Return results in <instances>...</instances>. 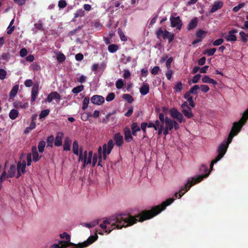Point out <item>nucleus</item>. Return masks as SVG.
Returning a JSON list of instances; mask_svg holds the SVG:
<instances>
[{"label": "nucleus", "mask_w": 248, "mask_h": 248, "mask_svg": "<svg viewBox=\"0 0 248 248\" xmlns=\"http://www.w3.org/2000/svg\"><path fill=\"white\" fill-rule=\"evenodd\" d=\"M61 99L60 95L57 92H54L49 94L47 97V101L48 102L50 103L54 99L60 100Z\"/></svg>", "instance_id": "nucleus-16"}, {"label": "nucleus", "mask_w": 248, "mask_h": 248, "mask_svg": "<svg viewBox=\"0 0 248 248\" xmlns=\"http://www.w3.org/2000/svg\"><path fill=\"white\" fill-rule=\"evenodd\" d=\"M170 113L172 118L177 120L179 123L185 121L183 114L179 112L176 108H173L170 110Z\"/></svg>", "instance_id": "nucleus-6"}, {"label": "nucleus", "mask_w": 248, "mask_h": 248, "mask_svg": "<svg viewBox=\"0 0 248 248\" xmlns=\"http://www.w3.org/2000/svg\"><path fill=\"white\" fill-rule=\"evenodd\" d=\"M60 236L61 238H65V239L67 240L66 242H65V244L68 246H77V248H83L84 247H86L92 244L98 238V236L96 234L95 235H93L90 236L86 241H84V242L82 243H79L78 245H75L74 243L70 242V236L66 232H64L60 234Z\"/></svg>", "instance_id": "nucleus-4"}, {"label": "nucleus", "mask_w": 248, "mask_h": 248, "mask_svg": "<svg viewBox=\"0 0 248 248\" xmlns=\"http://www.w3.org/2000/svg\"><path fill=\"white\" fill-rule=\"evenodd\" d=\"M113 139L117 146L120 147L123 145L124 137L120 133H116L113 136Z\"/></svg>", "instance_id": "nucleus-11"}, {"label": "nucleus", "mask_w": 248, "mask_h": 248, "mask_svg": "<svg viewBox=\"0 0 248 248\" xmlns=\"http://www.w3.org/2000/svg\"><path fill=\"white\" fill-rule=\"evenodd\" d=\"M39 91V84L36 83L33 86L31 90V102H33L35 101L36 97L38 95Z\"/></svg>", "instance_id": "nucleus-15"}, {"label": "nucleus", "mask_w": 248, "mask_h": 248, "mask_svg": "<svg viewBox=\"0 0 248 248\" xmlns=\"http://www.w3.org/2000/svg\"><path fill=\"white\" fill-rule=\"evenodd\" d=\"M237 32L236 30H232L229 31L228 35L225 36V39L227 41L234 42L236 40V36L234 35V33Z\"/></svg>", "instance_id": "nucleus-14"}, {"label": "nucleus", "mask_w": 248, "mask_h": 248, "mask_svg": "<svg viewBox=\"0 0 248 248\" xmlns=\"http://www.w3.org/2000/svg\"><path fill=\"white\" fill-rule=\"evenodd\" d=\"M201 77V75L199 74H198L194 76L192 79V82L193 83H198L199 81L200 78Z\"/></svg>", "instance_id": "nucleus-51"}, {"label": "nucleus", "mask_w": 248, "mask_h": 248, "mask_svg": "<svg viewBox=\"0 0 248 248\" xmlns=\"http://www.w3.org/2000/svg\"><path fill=\"white\" fill-rule=\"evenodd\" d=\"M216 51V48H213L211 49H209L206 50V53L207 54L208 56H212L214 54L215 52Z\"/></svg>", "instance_id": "nucleus-56"}, {"label": "nucleus", "mask_w": 248, "mask_h": 248, "mask_svg": "<svg viewBox=\"0 0 248 248\" xmlns=\"http://www.w3.org/2000/svg\"><path fill=\"white\" fill-rule=\"evenodd\" d=\"M18 111L15 109H12L9 112V116L12 120L16 119L18 116Z\"/></svg>", "instance_id": "nucleus-30"}, {"label": "nucleus", "mask_w": 248, "mask_h": 248, "mask_svg": "<svg viewBox=\"0 0 248 248\" xmlns=\"http://www.w3.org/2000/svg\"><path fill=\"white\" fill-rule=\"evenodd\" d=\"M65 59L66 58L63 54L59 52L57 54V60L59 62L61 63L64 62Z\"/></svg>", "instance_id": "nucleus-37"}, {"label": "nucleus", "mask_w": 248, "mask_h": 248, "mask_svg": "<svg viewBox=\"0 0 248 248\" xmlns=\"http://www.w3.org/2000/svg\"><path fill=\"white\" fill-rule=\"evenodd\" d=\"M172 61H173V59L172 57L169 58L167 60L166 62V66L168 69H170V66H171V63Z\"/></svg>", "instance_id": "nucleus-58"}, {"label": "nucleus", "mask_w": 248, "mask_h": 248, "mask_svg": "<svg viewBox=\"0 0 248 248\" xmlns=\"http://www.w3.org/2000/svg\"><path fill=\"white\" fill-rule=\"evenodd\" d=\"M89 101H90V99H89V97H86L84 98V99L83 100V103H82V109L84 110L87 108V107L88 106V104L89 103Z\"/></svg>", "instance_id": "nucleus-38"}, {"label": "nucleus", "mask_w": 248, "mask_h": 248, "mask_svg": "<svg viewBox=\"0 0 248 248\" xmlns=\"http://www.w3.org/2000/svg\"><path fill=\"white\" fill-rule=\"evenodd\" d=\"M27 165L30 166L31 164V153L27 154Z\"/></svg>", "instance_id": "nucleus-61"}, {"label": "nucleus", "mask_w": 248, "mask_h": 248, "mask_svg": "<svg viewBox=\"0 0 248 248\" xmlns=\"http://www.w3.org/2000/svg\"><path fill=\"white\" fill-rule=\"evenodd\" d=\"M16 172V167L15 165H11L8 171L7 177L12 178L15 176Z\"/></svg>", "instance_id": "nucleus-31"}, {"label": "nucleus", "mask_w": 248, "mask_h": 248, "mask_svg": "<svg viewBox=\"0 0 248 248\" xmlns=\"http://www.w3.org/2000/svg\"><path fill=\"white\" fill-rule=\"evenodd\" d=\"M198 25V18L197 17H195L191 19L187 26V30L188 31L192 30L195 29Z\"/></svg>", "instance_id": "nucleus-20"}, {"label": "nucleus", "mask_w": 248, "mask_h": 248, "mask_svg": "<svg viewBox=\"0 0 248 248\" xmlns=\"http://www.w3.org/2000/svg\"><path fill=\"white\" fill-rule=\"evenodd\" d=\"M14 106L16 108H26L29 107V104L27 102L23 103L19 101H15L14 104Z\"/></svg>", "instance_id": "nucleus-21"}, {"label": "nucleus", "mask_w": 248, "mask_h": 248, "mask_svg": "<svg viewBox=\"0 0 248 248\" xmlns=\"http://www.w3.org/2000/svg\"><path fill=\"white\" fill-rule=\"evenodd\" d=\"M113 146L114 144L113 140H108L107 144H104L103 145L102 148L101 146L99 147L98 149L99 158V162L98 163V166H101V161L102 158L104 160L106 159L107 155H109L111 153L113 148Z\"/></svg>", "instance_id": "nucleus-5"}, {"label": "nucleus", "mask_w": 248, "mask_h": 248, "mask_svg": "<svg viewBox=\"0 0 248 248\" xmlns=\"http://www.w3.org/2000/svg\"><path fill=\"white\" fill-rule=\"evenodd\" d=\"M41 157L38 152L32 154L33 161L35 162L38 161L40 159Z\"/></svg>", "instance_id": "nucleus-53"}, {"label": "nucleus", "mask_w": 248, "mask_h": 248, "mask_svg": "<svg viewBox=\"0 0 248 248\" xmlns=\"http://www.w3.org/2000/svg\"><path fill=\"white\" fill-rule=\"evenodd\" d=\"M223 41L224 40L222 38L217 39L213 42V45L215 46H219L223 43Z\"/></svg>", "instance_id": "nucleus-54"}, {"label": "nucleus", "mask_w": 248, "mask_h": 248, "mask_svg": "<svg viewBox=\"0 0 248 248\" xmlns=\"http://www.w3.org/2000/svg\"><path fill=\"white\" fill-rule=\"evenodd\" d=\"M49 109H45V110H42L39 115L40 119H42V118H44L46 117L49 114Z\"/></svg>", "instance_id": "nucleus-41"}, {"label": "nucleus", "mask_w": 248, "mask_h": 248, "mask_svg": "<svg viewBox=\"0 0 248 248\" xmlns=\"http://www.w3.org/2000/svg\"><path fill=\"white\" fill-rule=\"evenodd\" d=\"M84 90V86L82 85L78 86L74 88L72 90V92L74 93H78L81 92H82Z\"/></svg>", "instance_id": "nucleus-34"}, {"label": "nucleus", "mask_w": 248, "mask_h": 248, "mask_svg": "<svg viewBox=\"0 0 248 248\" xmlns=\"http://www.w3.org/2000/svg\"><path fill=\"white\" fill-rule=\"evenodd\" d=\"M130 73L129 70H124V73L123 75V77L124 78L126 79L129 78L130 77Z\"/></svg>", "instance_id": "nucleus-63"}, {"label": "nucleus", "mask_w": 248, "mask_h": 248, "mask_svg": "<svg viewBox=\"0 0 248 248\" xmlns=\"http://www.w3.org/2000/svg\"><path fill=\"white\" fill-rule=\"evenodd\" d=\"M34 26L35 28L39 30L43 31L44 29L43 28V25L42 21L41 20H39L38 23H35L34 24Z\"/></svg>", "instance_id": "nucleus-52"}, {"label": "nucleus", "mask_w": 248, "mask_h": 248, "mask_svg": "<svg viewBox=\"0 0 248 248\" xmlns=\"http://www.w3.org/2000/svg\"><path fill=\"white\" fill-rule=\"evenodd\" d=\"M91 102L95 105H101L105 102L103 96L99 95H94L91 99Z\"/></svg>", "instance_id": "nucleus-9"}, {"label": "nucleus", "mask_w": 248, "mask_h": 248, "mask_svg": "<svg viewBox=\"0 0 248 248\" xmlns=\"http://www.w3.org/2000/svg\"><path fill=\"white\" fill-rule=\"evenodd\" d=\"M170 21L171 27H175L176 29L179 30L181 29L182 23L179 16H171L170 17Z\"/></svg>", "instance_id": "nucleus-7"}, {"label": "nucleus", "mask_w": 248, "mask_h": 248, "mask_svg": "<svg viewBox=\"0 0 248 248\" xmlns=\"http://www.w3.org/2000/svg\"><path fill=\"white\" fill-rule=\"evenodd\" d=\"M188 102L186 101H184L183 103V104L181 105V108H182V110L190 108V106H189V104H188Z\"/></svg>", "instance_id": "nucleus-57"}, {"label": "nucleus", "mask_w": 248, "mask_h": 248, "mask_svg": "<svg viewBox=\"0 0 248 248\" xmlns=\"http://www.w3.org/2000/svg\"><path fill=\"white\" fill-rule=\"evenodd\" d=\"M54 138L53 135H50L48 136L47 138L46 139V143H47V146L46 147H52L53 146V142H54Z\"/></svg>", "instance_id": "nucleus-33"}, {"label": "nucleus", "mask_w": 248, "mask_h": 248, "mask_svg": "<svg viewBox=\"0 0 248 248\" xmlns=\"http://www.w3.org/2000/svg\"><path fill=\"white\" fill-rule=\"evenodd\" d=\"M124 140L127 142H130L133 140L132 133L129 128L125 127L124 129Z\"/></svg>", "instance_id": "nucleus-12"}, {"label": "nucleus", "mask_w": 248, "mask_h": 248, "mask_svg": "<svg viewBox=\"0 0 248 248\" xmlns=\"http://www.w3.org/2000/svg\"><path fill=\"white\" fill-rule=\"evenodd\" d=\"M154 124H155V127H156V130L158 129V128L160 127L161 126H164V123H161V122L159 120L155 121V123Z\"/></svg>", "instance_id": "nucleus-60"}, {"label": "nucleus", "mask_w": 248, "mask_h": 248, "mask_svg": "<svg viewBox=\"0 0 248 248\" xmlns=\"http://www.w3.org/2000/svg\"><path fill=\"white\" fill-rule=\"evenodd\" d=\"M67 5L66 2L65 0H60L58 3V6L60 8H64Z\"/></svg>", "instance_id": "nucleus-46"}, {"label": "nucleus", "mask_w": 248, "mask_h": 248, "mask_svg": "<svg viewBox=\"0 0 248 248\" xmlns=\"http://www.w3.org/2000/svg\"><path fill=\"white\" fill-rule=\"evenodd\" d=\"M174 200L173 198L168 199L163 202L161 205H157L150 210L143 211L135 217L125 214L112 216L109 218L104 220L103 223L100 224V227L105 230V232L108 234L114 229H120L123 227L132 225L137 221L142 222L154 217L164 210L166 207L170 204Z\"/></svg>", "instance_id": "nucleus-1"}, {"label": "nucleus", "mask_w": 248, "mask_h": 248, "mask_svg": "<svg viewBox=\"0 0 248 248\" xmlns=\"http://www.w3.org/2000/svg\"><path fill=\"white\" fill-rule=\"evenodd\" d=\"M209 173H206L204 175H198L196 177H193L188 179L187 183L184 186L181 187L178 192L175 193V197L176 198H180L189 188L195 184L200 182L204 178L207 177Z\"/></svg>", "instance_id": "nucleus-3"}, {"label": "nucleus", "mask_w": 248, "mask_h": 248, "mask_svg": "<svg viewBox=\"0 0 248 248\" xmlns=\"http://www.w3.org/2000/svg\"><path fill=\"white\" fill-rule=\"evenodd\" d=\"M131 132L134 136H137V133L140 131V128L137 123H133L131 125Z\"/></svg>", "instance_id": "nucleus-22"}, {"label": "nucleus", "mask_w": 248, "mask_h": 248, "mask_svg": "<svg viewBox=\"0 0 248 248\" xmlns=\"http://www.w3.org/2000/svg\"><path fill=\"white\" fill-rule=\"evenodd\" d=\"M123 86L124 82L122 79H119L116 82V87L117 89H120L123 88Z\"/></svg>", "instance_id": "nucleus-44"}, {"label": "nucleus", "mask_w": 248, "mask_h": 248, "mask_svg": "<svg viewBox=\"0 0 248 248\" xmlns=\"http://www.w3.org/2000/svg\"><path fill=\"white\" fill-rule=\"evenodd\" d=\"M245 3H240L237 6L234 7L232 10L234 12H237L241 8L243 7Z\"/></svg>", "instance_id": "nucleus-48"}, {"label": "nucleus", "mask_w": 248, "mask_h": 248, "mask_svg": "<svg viewBox=\"0 0 248 248\" xmlns=\"http://www.w3.org/2000/svg\"><path fill=\"white\" fill-rule=\"evenodd\" d=\"M201 89L202 92L203 93H206L209 91V87L206 85H201Z\"/></svg>", "instance_id": "nucleus-59"}, {"label": "nucleus", "mask_w": 248, "mask_h": 248, "mask_svg": "<svg viewBox=\"0 0 248 248\" xmlns=\"http://www.w3.org/2000/svg\"><path fill=\"white\" fill-rule=\"evenodd\" d=\"M206 32L202 30H199L196 33L197 37L198 38H203L206 34Z\"/></svg>", "instance_id": "nucleus-43"}, {"label": "nucleus", "mask_w": 248, "mask_h": 248, "mask_svg": "<svg viewBox=\"0 0 248 248\" xmlns=\"http://www.w3.org/2000/svg\"><path fill=\"white\" fill-rule=\"evenodd\" d=\"M6 72L3 69H0V79H4L6 76Z\"/></svg>", "instance_id": "nucleus-50"}, {"label": "nucleus", "mask_w": 248, "mask_h": 248, "mask_svg": "<svg viewBox=\"0 0 248 248\" xmlns=\"http://www.w3.org/2000/svg\"><path fill=\"white\" fill-rule=\"evenodd\" d=\"M200 87L198 85H194L192 88H191L190 90L188 91L191 94H197L198 93V91Z\"/></svg>", "instance_id": "nucleus-39"}, {"label": "nucleus", "mask_w": 248, "mask_h": 248, "mask_svg": "<svg viewBox=\"0 0 248 248\" xmlns=\"http://www.w3.org/2000/svg\"><path fill=\"white\" fill-rule=\"evenodd\" d=\"M241 39L243 42H246L247 41V34H246L244 31H241L239 32Z\"/></svg>", "instance_id": "nucleus-47"}, {"label": "nucleus", "mask_w": 248, "mask_h": 248, "mask_svg": "<svg viewBox=\"0 0 248 248\" xmlns=\"http://www.w3.org/2000/svg\"><path fill=\"white\" fill-rule=\"evenodd\" d=\"M248 119V108L243 113L242 117L239 122H234L232 130L230 133L227 140L223 141L217 149L218 153L217 156L214 159L210 164V168L212 169L214 164L218 161L225 155L229 144L231 142L233 137L236 135L240 131L242 127Z\"/></svg>", "instance_id": "nucleus-2"}, {"label": "nucleus", "mask_w": 248, "mask_h": 248, "mask_svg": "<svg viewBox=\"0 0 248 248\" xmlns=\"http://www.w3.org/2000/svg\"><path fill=\"white\" fill-rule=\"evenodd\" d=\"M46 144V143L45 141H41L39 142L38 148L40 153H43L44 152Z\"/></svg>", "instance_id": "nucleus-36"}, {"label": "nucleus", "mask_w": 248, "mask_h": 248, "mask_svg": "<svg viewBox=\"0 0 248 248\" xmlns=\"http://www.w3.org/2000/svg\"><path fill=\"white\" fill-rule=\"evenodd\" d=\"M223 3L221 1H216L214 3L210 10L211 13H213L218 10L221 9L223 6Z\"/></svg>", "instance_id": "nucleus-18"}, {"label": "nucleus", "mask_w": 248, "mask_h": 248, "mask_svg": "<svg viewBox=\"0 0 248 248\" xmlns=\"http://www.w3.org/2000/svg\"><path fill=\"white\" fill-rule=\"evenodd\" d=\"M7 174L6 171L4 170L2 173V174L0 175V183H1L4 180H5L7 177Z\"/></svg>", "instance_id": "nucleus-62"}, {"label": "nucleus", "mask_w": 248, "mask_h": 248, "mask_svg": "<svg viewBox=\"0 0 248 248\" xmlns=\"http://www.w3.org/2000/svg\"><path fill=\"white\" fill-rule=\"evenodd\" d=\"M118 49V46L115 44L110 45L108 46V50L110 53H114Z\"/></svg>", "instance_id": "nucleus-35"}, {"label": "nucleus", "mask_w": 248, "mask_h": 248, "mask_svg": "<svg viewBox=\"0 0 248 248\" xmlns=\"http://www.w3.org/2000/svg\"><path fill=\"white\" fill-rule=\"evenodd\" d=\"M184 98L186 100V102H188L189 104V106L191 108H194L195 106V103H194L193 97L191 95V93L188 91L186 92L184 95Z\"/></svg>", "instance_id": "nucleus-17"}, {"label": "nucleus", "mask_w": 248, "mask_h": 248, "mask_svg": "<svg viewBox=\"0 0 248 248\" xmlns=\"http://www.w3.org/2000/svg\"><path fill=\"white\" fill-rule=\"evenodd\" d=\"M123 98L126 100L128 103H131L133 101V98L131 95L128 94H124Z\"/></svg>", "instance_id": "nucleus-40"}, {"label": "nucleus", "mask_w": 248, "mask_h": 248, "mask_svg": "<svg viewBox=\"0 0 248 248\" xmlns=\"http://www.w3.org/2000/svg\"><path fill=\"white\" fill-rule=\"evenodd\" d=\"M93 157V152L92 151L88 153V155L84 158V162L82 168H84L86 165L90 164L92 163V159Z\"/></svg>", "instance_id": "nucleus-19"}, {"label": "nucleus", "mask_w": 248, "mask_h": 248, "mask_svg": "<svg viewBox=\"0 0 248 248\" xmlns=\"http://www.w3.org/2000/svg\"><path fill=\"white\" fill-rule=\"evenodd\" d=\"M165 128L169 130H171L173 128V120L170 119L169 117L165 118Z\"/></svg>", "instance_id": "nucleus-24"}, {"label": "nucleus", "mask_w": 248, "mask_h": 248, "mask_svg": "<svg viewBox=\"0 0 248 248\" xmlns=\"http://www.w3.org/2000/svg\"><path fill=\"white\" fill-rule=\"evenodd\" d=\"M78 149V142L77 140H75L73 143L72 149L73 153L77 155H78L79 154Z\"/></svg>", "instance_id": "nucleus-32"}, {"label": "nucleus", "mask_w": 248, "mask_h": 248, "mask_svg": "<svg viewBox=\"0 0 248 248\" xmlns=\"http://www.w3.org/2000/svg\"><path fill=\"white\" fill-rule=\"evenodd\" d=\"M26 163L25 160L22 162H19L17 165V175L16 176V178H19L21 175V173L24 174L26 172Z\"/></svg>", "instance_id": "nucleus-8"}, {"label": "nucleus", "mask_w": 248, "mask_h": 248, "mask_svg": "<svg viewBox=\"0 0 248 248\" xmlns=\"http://www.w3.org/2000/svg\"><path fill=\"white\" fill-rule=\"evenodd\" d=\"M99 220H93L90 223H81V225L82 226L86 227L88 228H91L94 227L97 224H98L99 223Z\"/></svg>", "instance_id": "nucleus-29"}, {"label": "nucleus", "mask_w": 248, "mask_h": 248, "mask_svg": "<svg viewBox=\"0 0 248 248\" xmlns=\"http://www.w3.org/2000/svg\"><path fill=\"white\" fill-rule=\"evenodd\" d=\"M19 89L18 85L16 84L14 85L9 93L10 99L13 98L16 95Z\"/></svg>", "instance_id": "nucleus-25"}, {"label": "nucleus", "mask_w": 248, "mask_h": 248, "mask_svg": "<svg viewBox=\"0 0 248 248\" xmlns=\"http://www.w3.org/2000/svg\"><path fill=\"white\" fill-rule=\"evenodd\" d=\"M115 94L113 93H109L106 98V100L108 102H110L114 99Z\"/></svg>", "instance_id": "nucleus-45"}, {"label": "nucleus", "mask_w": 248, "mask_h": 248, "mask_svg": "<svg viewBox=\"0 0 248 248\" xmlns=\"http://www.w3.org/2000/svg\"><path fill=\"white\" fill-rule=\"evenodd\" d=\"M160 70V68L159 66H155L151 70V73L154 75H156L158 74L159 71Z\"/></svg>", "instance_id": "nucleus-49"}, {"label": "nucleus", "mask_w": 248, "mask_h": 248, "mask_svg": "<svg viewBox=\"0 0 248 248\" xmlns=\"http://www.w3.org/2000/svg\"><path fill=\"white\" fill-rule=\"evenodd\" d=\"M202 81L205 83H210L216 85L217 84L216 81L210 78L208 76H204L202 78Z\"/></svg>", "instance_id": "nucleus-26"}, {"label": "nucleus", "mask_w": 248, "mask_h": 248, "mask_svg": "<svg viewBox=\"0 0 248 248\" xmlns=\"http://www.w3.org/2000/svg\"><path fill=\"white\" fill-rule=\"evenodd\" d=\"M170 32L167 30H163L162 28H159L156 32V34L157 37L158 39H160L162 36L164 39H167V37H169V35L170 34Z\"/></svg>", "instance_id": "nucleus-13"}, {"label": "nucleus", "mask_w": 248, "mask_h": 248, "mask_svg": "<svg viewBox=\"0 0 248 248\" xmlns=\"http://www.w3.org/2000/svg\"><path fill=\"white\" fill-rule=\"evenodd\" d=\"M19 54H20V56L21 57H24L26 56L27 55L28 51H27V49L25 48H22L20 50Z\"/></svg>", "instance_id": "nucleus-55"}, {"label": "nucleus", "mask_w": 248, "mask_h": 248, "mask_svg": "<svg viewBox=\"0 0 248 248\" xmlns=\"http://www.w3.org/2000/svg\"><path fill=\"white\" fill-rule=\"evenodd\" d=\"M182 112L186 118L189 119L192 118L194 116L190 108L182 110Z\"/></svg>", "instance_id": "nucleus-28"}, {"label": "nucleus", "mask_w": 248, "mask_h": 248, "mask_svg": "<svg viewBox=\"0 0 248 248\" xmlns=\"http://www.w3.org/2000/svg\"><path fill=\"white\" fill-rule=\"evenodd\" d=\"M24 84H25V85L27 87H31L32 85L33 82H32V80H31V79H28V80H26L25 81Z\"/></svg>", "instance_id": "nucleus-64"}, {"label": "nucleus", "mask_w": 248, "mask_h": 248, "mask_svg": "<svg viewBox=\"0 0 248 248\" xmlns=\"http://www.w3.org/2000/svg\"><path fill=\"white\" fill-rule=\"evenodd\" d=\"M63 133L62 132H59L57 133L56 136L54 140V143L55 146L59 147L62 145Z\"/></svg>", "instance_id": "nucleus-10"}, {"label": "nucleus", "mask_w": 248, "mask_h": 248, "mask_svg": "<svg viewBox=\"0 0 248 248\" xmlns=\"http://www.w3.org/2000/svg\"><path fill=\"white\" fill-rule=\"evenodd\" d=\"M71 140L69 137H67L65 138L64 143L63 145V148L64 151H68L70 150V144Z\"/></svg>", "instance_id": "nucleus-23"}, {"label": "nucleus", "mask_w": 248, "mask_h": 248, "mask_svg": "<svg viewBox=\"0 0 248 248\" xmlns=\"http://www.w3.org/2000/svg\"><path fill=\"white\" fill-rule=\"evenodd\" d=\"M140 93L142 95L147 94L149 92V86L148 84H143L140 90Z\"/></svg>", "instance_id": "nucleus-27"}, {"label": "nucleus", "mask_w": 248, "mask_h": 248, "mask_svg": "<svg viewBox=\"0 0 248 248\" xmlns=\"http://www.w3.org/2000/svg\"><path fill=\"white\" fill-rule=\"evenodd\" d=\"M183 88V84L181 82H178L176 83L175 85L174 89V90L177 92H180Z\"/></svg>", "instance_id": "nucleus-42"}]
</instances>
